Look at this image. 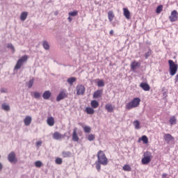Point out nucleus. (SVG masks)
<instances>
[{"mask_svg": "<svg viewBox=\"0 0 178 178\" xmlns=\"http://www.w3.org/2000/svg\"><path fill=\"white\" fill-rule=\"evenodd\" d=\"M140 102H141V99L139 97H135L131 102H128L125 105V108L127 111H130L133 108H138V106H140Z\"/></svg>", "mask_w": 178, "mask_h": 178, "instance_id": "1", "label": "nucleus"}, {"mask_svg": "<svg viewBox=\"0 0 178 178\" xmlns=\"http://www.w3.org/2000/svg\"><path fill=\"white\" fill-rule=\"evenodd\" d=\"M97 161L102 165L106 166L108 164V159L102 150L97 152Z\"/></svg>", "mask_w": 178, "mask_h": 178, "instance_id": "2", "label": "nucleus"}, {"mask_svg": "<svg viewBox=\"0 0 178 178\" xmlns=\"http://www.w3.org/2000/svg\"><path fill=\"white\" fill-rule=\"evenodd\" d=\"M170 75L173 76L177 74L178 65L172 60H168Z\"/></svg>", "mask_w": 178, "mask_h": 178, "instance_id": "3", "label": "nucleus"}, {"mask_svg": "<svg viewBox=\"0 0 178 178\" xmlns=\"http://www.w3.org/2000/svg\"><path fill=\"white\" fill-rule=\"evenodd\" d=\"M154 156H152V153L151 152L147 151L143 154V158L141 160V163L143 165H148L152 161Z\"/></svg>", "mask_w": 178, "mask_h": 178, "instance_id": "4", "label": "nucleus"}, {"mask_svg": "<svg viewBox=\"0 0 178 178\" xmlns=\"http://www.w3.org/2000/svg\"><path fill=\"white\" fill-rule=\"evenodd\" d=\"M29 60V56L27 55L23 56L21 58H19L15 66V70H19L22 68L24 63H26Z\"/></svg>", "mask_w": 178, "mask_h": 178, "instance_id": "5", "label": "nucleus"}, {"mask_svg": "<svg viewBox=\"0 0 178 178\" xmlns=\"http://www.w3.org/2000/svg\"><path fill=\"white\" fill-rule=\"evenodd\" d=\"M76 95H83L86 92V87L83 85H78L76 87Z\"/></svg>", "mask_w": 178, "mask_h": 178, "instance_id": "6", "label": "nucleus"}, {"mask_svg": "<svg viewBox=\"0 0 178 178\" xmlns=\"http://www.w3.org/2000/svg\"><path fill=\"white\" fill-rule=\"evenodd\" d=\"M67 97L68 95H67V90H61L56 97V101L60 102L61 100L64 99L65 98H67Z\"/></svg>", "mask_w": 178, "mask_h": 178, "instance_id": "7", "label": "nucleus"}, {"mask_svg": "<svg viewBox=\"0 0 178 178\" xmlns=\"http://www.w3.org/2000/svg\"><path fill=\"white\" fill-rule=\"evenodd\" d=\"M8 160L10 163H17V159L16 158V154L15 152H11L8 156Z\"/></svg>", "mask_w": 178, "mask_h": 178, "instance_id": "8", "label": "nucleus"}, {"mask_svg": "<svg viewBox=\"0 0 178 178\" xmlns=\"http://www.w3.org/2000/svg\"><path fill=\"white\" fill-rule=\"evenodd\" d=\"M177 10H174L171 12V15L169 17V19L170 21V22L173 23V22H176L177 21Z\"/></svg>", "mask_w": 178, "mask_h": 178, "instance_id": "9", "label": "nucleus"}, {"mask_svg": "<svg viewBox=\"0 0 178 178\" xmlns=\"http://www.w3.org/2000/svg\"><path fill=\"white\" fill-rule=\"evenodd\" d=\"M163 138L164 140L167 143V144H170V142L175 141V137H173L170 134H165Z\"/></svg>", "mask_w": 178, "mask_h": 178, "instance_id": "10", "label": "nucleus"}, {"mask_svg": "<svg viewBox=\"0 0 178 178\" xmlns=\"http://www.w3.org/2000/svg\"><path fill=\"white\" fill-rule=\"evenodd\" d=\"M140 67H141V63L134 60L131 63V70L133 72H135L136 70H137L138 68H140Z\"/></svg>", "mask_w": 178, "mask_h": 178, "instance_id": "11", "label": "nucleus"}, {"mask_svg": "<svg viewBox=\"0 0 178 178\" xmlns=\"http://www.w3.org/2000/svg\"><path fill=\"white\" fill-rule=\"evenodd\" d=\"M53 138L56 140H59L64 138V136L58 131H55L53 135Z\"/></svg>", "mask_w": 178, "mask_h": 178, "instance_id": "12", "label": "nucleus"}, {"mask_svg": "<svg viewBox=\"0 0 178 178\" xmlns=\"http://www.w3.org/2000/svg\"><path fill=\"white\" fill-rule=\"evenodd\" d=\"M115 108V106H113L112 104H106L105 106V109L107 111L108 113H113Z\"/></svg>", "mask_w": 178, "mask_h": 178, "instance_id": "13", "label": "nucleus"}, {"mask_svg": "<svg viewBox=\"0 0 178 178\" xmlns=\"http://www.w3.org/2000/svg\"><path fill=\"white\" fill-rule=\"evenodd\" d=\"M140 87L145 92H148L151 90V87L147 83H140Z\"/></svg>", "mask_w": 178, "mask_h": 178, "instance_id": "14", "label": "nucleus"}, {"mask_svg": "<svg viewBox=\"0 0 178 178\" xmlns=\"http://www.w3.org/2000/svg\"><path fill=\"white\" fill-rule=\"evenodd\" d=\"M72 140L74 142H78L79 140V137L77 134V128H74L73 130Z\"/></svg>", "mask_w": 178, "mask_h": 178, "instance_id": "15", "label": "nucleus"}, {"mask_svg": "<svg viewBox=\"0 0 178 178\" xmlns=\"http://www.w3.org/2000/svg\"><path fill=\"white\" fill-rule=\"evenodd\" d=\"M103 90H97L93 94L94 99H98L102 97Z\"/></svg>", "mask_w": 178, "mask_h": 178, "instance_id": "16", "label": "nucleus"}, {"mask_svg": "<svg viewBox=\"0 0 178 178\" xmlns=\"http://www.w3.org/2000/svg\"><path fill=\"white\" fill-rule=\"evenodd\" d=\"M123 15L125 17V18L128 20L130 19V11L129 10V8H123Z\"/></svg>", "mask_w": 178, "mask_h": 178, "instance_id": "17", "label": "nucleus"}, {"mask_svg": "<svg viewBox=\"0 0 178 178\" xmlns=\"http://www.w3.org/2000/svg\"><path fill=\"white\" fill-rule=\"evenodd\" d=\"M47 123L49 127H54L55 124V119L54 117H49L47 120Z\"/></svg>", "mask_w": 178, "mask_h": 178, "instance_id": "18", "label": "nucleus"}, {"mask_svg": "<svg viewBox=\"0 0 178 178\" xmlns=\"http://www.w3.org/2000/svg\"><path fill=\"white\" fill-rule=\"evenodd\" d=\"M51 97V92L49 90L44 91L42 97L45 100H48Z\"/></svg>", "mask_w": 178, "mask_h": 178, "instance_id": "19", "label": "nucleus"}, {"mask_svg": "<svg viewBox=\"0 0 178 178\" xmlns=\"http://www.w3.org/2000/svg\"><path fill=\"white\" fill-rule=\"evenodd\" d=\"M25 126H30L32 122V118L31 116H26L24 120Z\"/></svg>", "mask_w": 178, "mask_h": 178, "instance_id": "20", "label": "nucleus"}, {"mask_svg": "<svg viewBox=\"0 0 178 178\" xmlns=\"http://www.w3.org/2000/svg\"><path fill=\"white\" fill-rule=\"evenodd\" d=\"M115 18V14L114 12L112 10H110L108 12V19L110 22H112Z\"/></svg>", "mask_w": 178, "mask_h": 178, "instance_id": "21", "label": "nucleus"}, {"mask_svg": "<svg viewBox=\"0 0 178 178\" xmlns=\"http://www.w3.org/2000/svg\"><path fill=\"white\" fill-rule=\"evenodd\" d=\"M86 112L88 115H94L95 113V111L92 107H86Z\"/></svg>", "mask_w": 178, "mask_h": 178, "instance_id": "22", "label": "nucleus"}, {"mask_svg": "<svg viewBox=\"0 0 178 178\" xmlns=\"http://www.w3.org/2000/svg\"><path fill=\"white\" fill-rule=\"evenodd\" d=\"M90 105L92 108H97L99 106V103L97 100H92Z\"/></svg>", "mask_w": 178, "mask_h": 178, "instance_id": "23", "label": "nucleus"}, {"mask_svg": "<svg viewBox=\"0 0 178 178\" xmlns=\"http://www.w3.org/2000/svg\"><path fill=\"white\" fill-rule=\"evenodd\" d=\"M141 141H143L144 144H148V137L145 135L142 136V137L138 139V143Z\"/></svg>", "mask_w": 178, "mask_h": 178, "instance_id": "24", "label": "nucleus"}, {"mask_svg": "<svg viewBox=\"0 0 178 178\" xmlns=\"http://www.w3.org/2000/svg\"><path fill=\"white\" fill-rule=\"evenodd\" d=\"M29 13L27 12H22L20 16V20L24 22L28 17Z\"/></svg>", "mask_w": 178, "mask_h": 178, "instance_id": "25", "label": "nucleus"}, {"mask_svg": "<svg viewBox=\"0 0 178 178\" xmlns=\"http://www.w3.org/2000/svg\"><path fill=\"white\" fill-rule=\"evenodd\" d=\"M62 156L63 158H70L72 156V152L70 151H63L62 152Z\"/></svg>", "mask_w": 178, "mask_h": 178, "instance_id": "26", "label": "nucleus"}, {"mask_svg": "<svg viewBox=\"0 0 178 178\" xmlns=\"http://www.w3.org/2000/svg\"><path fill=\"white\" fill-rule=\"evenodd\" d=\"M169 122L170 125H176V123L177 122V120L176 119L175 116H172L170 118Z\"/></svg>", "mask_w": 178, "mask_h": 178, "instance_id": "27", "label": "nucleus"}, {"mask_svg": "<svg viewBox=\"0 0 178 178\" xmlns=\"http://www.w3.org/2000/svg\"><path fill=\"white\" fill-rule=\"evenodd\" d=\"M122 170L125 172H131V166H130L129 164H125L122 167Z\"/></svg>", "mask_w": 178, "mask_h": 178, "instance_id": "28", "label": "nucleus"}, {"mask_svg": "<svg viewBox=\"0 0 178 178\" xmlns=\"http://www.w3.org/2000/svg\"><path fill=\"white\" fill-rule=\"evenodd\" d=\"M76 81V77H70L67 79V83L70 85L72 86L74 83Z\"/></svg>", "mask_w": 178, "mask_h": 178, "instance_id": "29", "label": "nucleus"}, {"mask_svg": "<svg viewBox=\"0 0 178 178\" xmlns=\"http://www.w3.org/2000/svg\"><path fill=\"white\" fill-rule=\"evenodd\" d=\"M163 10V6L159 5V6H157V8L156 9V14L159 15V14H161V13H162Z\"/></svg>", "mask_w": 178, "mask_h": 178, "instance_id": "30", "label": "nucleus"}, {"mask_svg": "<svg viewBox=\"0 0 178 178\" xmlns=\"http://www.w3.org/2000/svg\"><path fill=\"white\" fill-rule=\"evenodd\" d=\"M1 106L2 109L4 110L5 111H9L10 110V107L8 104H2Z\"/></svg>", "mask_w": 178, "mask_h": 178, "instance_id": "31", "label": "nucleus"}, {"mask_svg": "<svg viewBox=\"0 0 178 178\" xmlns=\"http://www.w3.org/2000/svg\"><path fill=\"white\" fill-rule=\"evenodd\" d=\"M97 86L98 87H104L105 86V82L102 79H98L97 81Z\"/></svg>", "mask_w": 178, "mask_h": 178, "instance_id": "32", "label": "nucleus"}, {"mask_svg": "<svg viewBox=\"0 0 178 178\" xmlns=\"http://www.w3.org/2000/svg\"><path fill=\"white\" fill-rule=\"evenodd\" d=\"M42 46L45 50H49V49H50V46L47 41L43 42Z\"/></svg>", "mask_w": 178, "mask_h": 178, "instance_id": "33", "label": "nucleus"}, {"mask_svg": "<svg viewBox=\"0 0 178 178\" xmlns=\"http://www.w3.org/2000/svg\"><path fill=\"white\" fill-rule=\"evenodd\" d=\"M83 131L86 134H90L91 132V127L88 126L83 127Z\"/></svg>", "mask_w": 178, "mask_h": 178, "instance_id": "34", "label": "nucleus"}, {"mask_svg": "<svg viewBox=\"0 0 178 178\" xmlns=\"http://www.w3.org/2000/svg\"><path fill=\"white\" fill-rule=\"evenodd\" d=\"M63 162V159H61L60 157L56 158L55 160V163L57 165H62Z\"/></svg>", "mask_w": 178, "mask_h": 178, "instance_id": "35", "label": "nucleus"}, {"mask_svg": "<svg viewBox=\"0 0 178 178\" xmlns=\"http://www.w3.org/2000/svg\"><path fill=\"white\" fill-rule=\"evenodd\" d=\"M95 165H96V169L98 172L101 171V168H102V163L99 161H96L95 162Z\"/></svg>", "mask_w": 178, "mask_h": 178, "instance_id": "36", "label": "nucleus"}, {"mask_svg": "<svg viewBox=\"0 0 178 178\" xmlns=\"http://www.w3.org/2000/svg\"><path fill=\"white\" fill-rule=\"evenodd\" d=\"M79 15V12L77 10H74L73 12L69 13V16L70 17H76Z\"/></svg>", "mask_w": 178, "mask_h": 178, "instance_id": "37", "label": "nucleus"}, {"mask_svg": "<svg viewBox=\"0 0 178 178\" xmlns=\"http://www.w3.org/2000/svg\"><path fill=\"white\" fill-rule=\"evenodd\" d=\"M151 54H152V51L149 49L145 54V59H148V58L151 56Z\"/></svg>", "mask_w": 178, "mask_h": 178, "instance_id": "38", "label": "nucleus"}, {"mask_svg": "<svg viewBox=\"0 0 178 178\" xmlns=\"http://www.w3.org/2000/svg\"><path fill=\"white\" fill-rule=\"evenodd\" d=\"M134 125L136 129H140V122L138 120H135L134 122Z\"/></svg>", "mask_w": 178, "mask_h": 178, "instance_id": "39", "label": "nucleus"}, {"mask_svg": "<svg viewBox=\"0 0 178 178\" xmlns=\"http://www.w3.org/2000/svg\"><path fill=\"white\" fill-rule=\"evenodd\" d=\"M35 166L36 168H41L42 166V162L41 161H37L35 162Z\"/></svg>", "mask_w": 178, "mask_h": 178, "instance_id": "40", "label": "nucleus"}, {"mask_svg": "<svg viewBox=\"0 0 178 178\" xmlns=\"http://www.w3.org/2000/svg\"><path fill=\"white\" fill-rule=\"evenodd\" d=\"M34 84V79H31L28 83V88H31Z\"/></svg>", "mask_w": 178, "mask_h": 178, "instance_id": "41", "label": "nucleus"}, {"mask_svg": "<svg viewBox=\"0 0 178 178\" xmlns=\"http://www.w3.org/2000/svg\"><path fill=\"white\" fill-rule=\"evenodd\" d=\"M95 139V136L94 134H89L88 136V140L89 141H93Z\"/></svg>", "mask_w": 178, "mask_h": 178, "instance_id": "42", "label": "nucleus"}, {"mask_svg": "<svg viewBox=\"0 0 178 178\" xmlns=\"http://www.w3.org/2000/svg\"><path fill=\"white\" fill-rule=\"evenodd\" d=\"M33 97L35 99H40L41 97V94L38 92H33Z\"/></svg>", "mask_w": 178, "mask_h": 178, "instance_id": "43", "label": "nucleus"}, {"mask_svg": "<svg viewBox=\"0 0 178 178\" xmlns=\"http://www.w3.org/2000/svg\"><path fill=\"white\" fill-rule=\"evenodd\" d=\"M7 47H8V49H10L13 52L15 51V47L13 46V44H8V46H7Z\"/></svg>", "mask_w": 178, "mask_h": 178, "instance_id": "44", "label": "nucleus"}, {"mask_svg": "<svg viewBox=\"0 0 178 178\" xmlns=\"http://www.w3.org/2000/svg\"><path fill=\"white\" fill-rule=\"evenodd\" d=\"M42 144V141L40 140V141H38L36 142L35 145L37 147H39V146H41Z\"/></svg>", "mask_w": 178, "mask_h": 178, "instance_id": "45", "label": "nucleus"}, {"mask_svg": "<svg viewBox=\"0 0 178 178\" xmlns=\"http://www.w3.org/2000/svg\"><path fill=\"white\" fill-rule=\"evenodd\" d=\"M167 177H168V174H166V173L162 174V178H166Z\"/></svg>", "mask_w": 178, "mask_h": 178, "instance_id": "46", "label": "nucleus"}, {"mask_svg": "<svg viewBox=\"0 0 178 178\" xmlns=\"http://www.w3.org/2000/svg\"><path fill=\"white\" fill-rule=\"evenodd\" d=\"M110 35L111 36H113L114 35V31L113 30H111L110 32H109Z\"/></svg>", "mask_w": 178, "mask_h": 178, "instance_id": "47", "label": "nucleus"}, {"mask_svg": "<svg viewBox=\"0 0 178 178\" xmlns=\"http://www.w3.org/2000/svg\"><path fill=\"white\" fill-rule=\"evenodd\" d=\"M68 21H69V22H72V18L71 17H68Z\"/></svg>", "mask_w": 178, "mask_h": 178, "instance_id": "48", "label": "nucleus"}, {"mask_svg": "<svg viewBox=\"0 0 178 178\" xmlns=\"http://www.w3.org/2000/svg\"><path fill=\"white\" fill-rule=\"evenodd\" d=\"M175 81L178 83V74L175 76Z\"/></svg>", "mask_w": 178, "mask_h": 178, "instance_id": "49", "label": "nucleus"}, {"mask_svg": "<svg viewBox=\"0 0 178 178\" xmlns=\"http://www.w3.org/2000/svg\"><path fill=\"white\" fill-rule=\"evenodd\" d=\"M1 92L2 93L6 92H7V90L1 89Z\"/></svg>", "mask_w": 178, "mask_h": 178, "instance_id": "50", "label": "nucleus"}, {"mask_svg": "<svg viewBox=\"0 0 178 178\" xmlns=\"http://www.w3.org/2000/svg\"><path fill=\"white\" fill-rule=\"evenodd\" d=\"M3 169V165L1 163H0V171H1Z\"/></svg>", "mask_w": 178, "mask_h": 178, "instance_id": "51", "label": "nucleus"}]
</instances>
